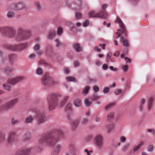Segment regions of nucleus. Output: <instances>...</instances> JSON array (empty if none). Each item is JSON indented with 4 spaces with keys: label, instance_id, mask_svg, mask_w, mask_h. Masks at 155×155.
I'll use <instances>...</instances> for the list:
<instances>
[{
    "label": "nucleus",
    "instance_id": "nucleus-34",
    "mask_svg": "<svg viewBox=\"0 0 155 155\" xmlns=\"http://www.w3.org/2000/svg\"><path fill=\"white\" fill-rule=\"evenodd\" d=\"M89 119L87 118H83L81 121V124L82 125H85L87 124L89 122Z\"/></svg>",
    "mask_w": 155,
    "mask_h": 155
},
{
    "label": "nucleus",
    "instance_id": "nucleus-29",
    "mask_svg": "<svg viewBox=\"0 0 155 155\" xmlns=\"http://www.w3.org/2000/svg\"><path fill=\"white\" fill-rule=\"evenodd\" d=\"M115 102L109 104L105 107V109L107 110L108 108L115 106Z\"/></svg>",
    "mask_w": 155,
    "mask_h": 155
},
{
    "label": "nucleus",
    "instance_id": "nucleus-52",
    "mask_svg": "<svg viewBox=\"0 0 155 155\" xmlns=\"http://www.w3.org/2000/svg\"><path fill=\"white\" fill-rule=\"evenodd\" d=\"M40 45L38 44H37L35 45L33 47L34 49L35 50H38L40 48Z\"/></svg>",
    "mask_w": 155,
    "mask_h": 155
},
{
    "label": "nucleus",
    "instance_id": "nucleus-43",
    "mask_svg": "<svg viewBox=\"0 0 155 155\" xmlns=\"http://www.w3.org/2000/svg\"><path fill=\"white\" fill-rule=\"evenodd\" d=\"M154 149V147L152 145H149L147 147V150L149 152H152Z\"/></svg>",
    "mask_w": 155,
    "mask_h": 155
},
{
    "label": "nucleus",
    "instance_id": "nucleus-60",
    "mask_svg": "<svg viewBox=\"0 0 155 155\" xmlns=\"http://www.w3.org/2000/svg\"><path fill=\"white\" fill-rule=\"evenodd\" d=\"M52 82H51V84H58V81H56L54 80L53 79V78H52Z\"/></svg>",
    "mask_w": 155,
    "mask_h": 155
},
{
    "label": "nucleus",
    "instance_id": "nucleus-53",
    "mask_svg": "<svg viewBox=\"0 0 155 155\" xmlns=\"http://www.w3.org/2000/svg\"><path fill=\"white\" fill-rule=\"evenodd\" d=\"M95 64L96 65L99 66L101 64V63L99 60H97L95 62Z\"/></svg>",
    "mask_w": 155,
    "mask_h": 155
},
{
    "label": "nucleus",
    "instance_id": "nucleus-9",
    "mask_svg": "<svg viewBox=\"0 0 155 155\" xmlns=\"http://www.w3.org/2000/svg\"><path fill=\"white\" fill-rule=\"evenodd\" d=\"M95 142L98 148H101L104 143L103 139L102 136L100 135H97L95 138Z\"/></svg>",
    "mask_w": 155,
    "mask_h": 155
},
{
    "label": "nucleus",
    "instance_id": "nucleus-59",
    "mask_svg": "<svg viewBox=\"0 0 155 155\" xmlns=\"http://www.w3.org/2000/svg\"><path fill=\"white\" fill-rule=\"evenodd\" d=\"M64 71L66 74H68L70 73V71L69 68H65Z\"/></svg>",
    "mask_w": 155,
    "mask_h": 155
},
{
    "label": "nucleus",
    "instance_id": "nucleus-5",
    "mask_svg": "<svg viewBox=\"0 0 155 155\" xmlns=\"http://www.w3.org/2000/svg\"><path fill=\"white\" fill-rule=\"evenodd\" d=\"M35 113L37 120V124L40 125L45 123V112L43 110H38L35 111Z\"/></svg>",
    "mask_w": 155,
    "mask_h": 155
},
{
    "label": "nucleus",
    "instance_id": "nucleus-6",
    "mask_svg": "<svg viewBox=\"0 0 155 155\" xmlns=\"http://www.w3.org/2000/svg\"><path fill=\"white\" fill-rule=\"evenodd\" d=\"M18 99L16 98L4 104L1 106L2 110H7L10 109L13 106H14L17 102Z\"/></svg>",
    "mask_w": 155,
    "mask_h": 155
},
{
    "label": "nucleus",
    "instance_id": "nucleus-7",
    "mask_svg": "<svg viewBox=\"0 0 155 155\" xmlns=\"http://www.w3.org/2000/svg\"><path fill=\"white\" fill-rule=\"evenodd\" d=\"M41 84L45 86H50L51 85L52 78L48 73H46L41 79Z\"/></svg>",
    "mask_w": 155,
    "mask_h": 155
},
{
    "label": "nucleus",
    "instance_id": "nucleus-61",
    "mask_svg": "<svg viewBox=\"0 0 155 155\" xmlns=\"http://www.w3.org/2000/svg\"><path fill=\"white\" fill-rule=\"evenodd\" d=\"M94 50L98 52H100L101 51V50L97 46H96L94 48Z\"/></svg>",
    "mask_w": 155,
    "mask_h": 155
},
{
    "label": "nucleus",
    "instance_id": "nucleus-40",
    "mask_svg": "<svg viewBox=\"0 0 155 155\" xmlns=\"http://www.w3.org/2000/svg\"><path fill=\"white\" fill-rule=\"evenodd\" d=\"M112 55V54L111 53H109L107 55L106 57V61L107 62H109L110 61V59Z\"/></svg>",
    "mask_w": 155,
    "mask_h": 155
},
{
    "label": "nucleus",
    "instance_id": "nucleus-22",
    "mask_svg": "<svg viewBox=\"0 0 155 155\" xmlns=\"http://www.w3.org/2000/svg\"><path fill=\"white\" fill-rule=\"evenodd\" d=\"M121 41L123 43L124 46L127 47L129 46V43L127 40L125 39L123 37L121 38Z\"/></svg>",
    "mask_w": 155,
    "mask_h": 155
},
{
    "label": "nucleus",
    "instance_id": "nucleus-47",
    "mask_svg": "<svg viewBox=\"0 0 155 155\" xmlns=\"http://www.w3.org/2000/svg\"><path fill=\"white\" fill-rule=\"evenodd\" d=\"M110 88L108 87H106L104 88L103 91V92L104 94H107L109 91Z\"/></svg>",
    "mask_w": 155,
    "mask_h": 155
},
{
    "label": "nucleus",
    "instance_id": "nucleus-55",
    "mask_svg": "<svg viewBox=\"0 0 155 155\" xmlns=\"http://www.w3.org/2000/svg\"><path fill=\"white\" fill-rule=\"evenodd\" d=\"M84 151L87 153V155H91L90 153H92V150H90V151H89L87 149H85L84 150Z\"/></svg>",
    "mask_w": 155,
    "mask_h": 155
},
{
    "label": "nucleus",
    "instance_id": "nucleus-44",
    "mask_svg": "<svg viewBox=\"0 0 155 155\" xmlns=\"http://www.w3.org/2000/svg\"><path fill=\"white\" fill-rule=\"evenodd\" d=\"M130 146V144H127L126 145H125L123 148V151L124 152H125L127 151L128 149L129 148V147Z\"/></svg>",
    "mask_w": 155,
    "mask_h": 155
},
{
    "label": "nucleus",
    "instance_id": "nucleus-33",
    "mask_svg": "<svg viewBox=\"0 0 155 155\" xmlns=\"http://www.w3.org/2000/svg\"><path fill=\"white\" fill-rule=\"evenodd\" d=\"M14 12L13 11H10L8 13L7 16L8 18H11L15 16Z\"/></svg>",
    "mask_w": 155,
    "mask_h": 155
},
{
    "label": "nucleus",
    "instance_id": "nucleus-54",
    "mask_svg": "<svg viewBox=\"0 0 155 155\" xmlns=\"http://www.w3.org/2000/svg\"><path fill=\"white\" fill-rule=\"evenodd\" d=\"M126 62L127 63H129L131 62V60L127 57H125L124 58Z\"/></svg>",
    "mask_w": 155,
    "mask_h": 155
},
{
    "label": "nucleus",
    "instance_id": "nucleus-2",
    "mask_svg": "<svg viewBox=\"0 0 155 155\" xmlns=\"http://www.w3.org/2000/svg\"><path fill=\"white\" fill-rule=\"evenodd\" d=\"M65 133L60 129H54L44 135L40 140L41 143H46L51 147H53L60 138H63Z\"/></svg>",
    "mask_w": 155,
    "mask_h": 155
},
{
    "label": "nucleus",
    "instance_id": "nucleus-51",
    "mask_svg": "<svg viewBox=\"0 0 155 155\" xmlns=\"http://www.w3.org/2000/svg\"><path fill=\"white\" fill-rule=\"evenodd\" d=\"M75 16L77 19H78L82 17V14L81 13L76 12L75 14Z\"/></svg>",
    "mask_w": 155,
    "mask_h": 155
},
{
    "label": "nucleus",
    "instance_id": "nucleus-25",
    "mask_svg": "<svg viewBox=\"0 0 155 155\" xmlns=\"http://www.w3.org/2000/svg\"><path fill=\"white\" fill-rule=\"evenodd\" d=\"M153 101V97H150L149 98L148 109L149 110H150L151 108Z\"/></svg>",
    "mask_w": 155,
    "mask_h": 155
},
{
    "label": "nucleus",
    "instance_id": "nucleus-8",
    "mask_svg": "<svg viewBox=\"0 0 155 155\" xmlns=\"http://www.w3.org/2000/svg\"><path fill=\"white\" fill-rule=\"evenodd\" d=\"M27 46L26 44H20L16 45H8L7 46V49L11 50H21Z\"/></svg>",
    "mask_w": 155,
    "mask_h": 155
},
{
    "label": "nucleus",
    "instance_id": "nucleus-19",
    "mask_svg": "<svg viewBox=\"0 0 155 155\" xmlns=\"http://www.w3.org/2000/svg\"><path fill=\"white\" fill-rule=\"evenodd\" d=\"M34 119V117L30 115L25 118V123L26 124L31 123L33 121Z\"/></svg>",
    "mask_w": 155,
    "mask_h": 155
},
{
    "label": "nucleus",
    "instance_id": "nucleus-41",
    "mask_svg": "<svg viewBox=\"0 0 155 155\" xmlns=\"http://www.w3.org/2000/svg\"><path fill=\"white\" fill-rule=\"evenodd\" d=\"M5 71L6 73L9 75L13 72V70L12 68H5Z\"/></svg>",
    "mask_w": 155,
    "mask_h": 155
},
{
    "label": "nucleus",
    "instance_id": "nucleus-32",
    "mask_svg": "<svg viewBox=\"0 0 155 155\" xmlns=\"http://www.w3.org/2000/svg\"><path fill=\"white\" fill-rule=\"evenodd\" d=\"M43 71L42 68H37L36 71V73L38 75H42Z\"/></svg>",
    "mask_w": 155,
    "mask_h": 155
},
{
    "label": "nucleus",
    "instance_id": "nucleus-30",
    "mask_svg": "<svg viewBox=\"0 0 155 155\" xmlns=\"http://www.w3.org/2000/svg\"><path fill=\"white\" fill-rule=\"evenodd\" d=\"M100 98V97L97 94L94 93L91 96V100H92L97 101Z\"/></svg>",
    "mask_w": 155,
    "mask_h": 155
},
{
    "label": "nucleus",
    "instance_id": "nucleus-42",
    "mask_svg": "<svg viewBox=\"0 0 155 155\" xmlns=\"http://www.w3.org/2000/svg\"><path fill=\"white\" fill-rule=\"evenodd\" d=\"M66 79L67 81H69L75 82V78L73 77H68L66 78Z\"/></svg>",
    "mask_w": 155,
    "mask_h": 155
},
{
    "label": "nucleus",
    "instance_id": "nucleus-13",
    "mask_svg": "<svg viewBox=\"0 0 155 155\" xmlns=\"http://www.w3.org/2000/svg\"><path fill=\"white\" fill-rule=\"evenodd\" d=\"M116 22L118 23L120 26V29L118 30V31L122 33H126V31L125 27L121 19L119 17L117 18Z\"/></svg>",
    "mask_w": 155,
    "mask_h": 155
},
{
    "label": "nucleus",
    "instance_id": "nucleus-38",
    "mask_svg": "<svg viewBox=\"0 0 155 155\" xmlns=\"http://www.w3.org/2000/svg\"><path fill=\"white\" fill-rule=\"evenodd\" d=\"M63 32L62 28L61 27H59L58 28L57 33L58 35H61Z\"/></svg>",
    "mask_w": 155,
    "mask_h": 155
},
{
    "label": "nucleus",
    "instance_id": "nucleus-24",
    "mask_svg": "<svg viewBox=\"0 0 155 155\" xmlns=\"http://www.w3.org/2000/svg\"><path fill=\"white\" fill-rule=\"evenodd\" d=\"M92 104L91 101H90L88 99H86L84 100V104L85 106L87 107H89Z\"/></svg>",
    "mask_w": 155,
    "mask_h": 155
},
{
    "label": "nucleus",
    "instance_id": "nucleus-17",
    "mask_svg": "<svg viewBox=\"0 0 155 155\" xmlns=\"http://www.w3.org/2000/svg\"><path fill=\"white\" fill-rule=\"evenodd\" d=\"M74 104L76 107H80L81 106V100L79 98H75L74 99Z\"/></svg>",
    "mask_w": 155,
    "mask_h": 155
},
{
    "label": "nucleus",
    "instance_id": "nucleus-21",
    "mask_svg": "<svg viewBox=\"0 0 155 155\" xmlns=\"http://www.w3.org/2000/svg\"><path fill=\"white\" fill-rule=\"evenodd\" d=\"M31 139V135L29 133H27L23 137V140L24 142L27 141Z\"/></svg>",
    "mask_w": 155,
    "mask_h": 155
},
{
    "label": "nucleus",
    "instance_id": "nucleus-45",
    "mask_svg": "<svg viewBox=\"0 0 155 155\" xmlns=\"http://www.w3.org/2000/svg\"><path fill=\"white\" fill-rule=\"evenodd\" d=\"M35 5L37 10L38 11H40L41 9V7L39 4L38 2H36L35 3Z\"/></svg>",
    "mask_w": 155,
    "mask_h": 155
},
{
    "label": "nucleus",
    "instance_id": "nucleus-18",
    "mask_svg": "<svg viewBox=\"0 0 155 155\" xmlns=\"http://www.w3.org/2000/svg\"><path fill=\"white\" fill-rule=\"evenodd\" d=\"M73 48L75 50L78 52H80L82 51L81 48L80 46L78 43H74L73 44Z\"/></svg>",
    "mask_w": 155,
    "mask_h": 155
},
{
    "label": "nucleus",
    "instance_id": "nucleus-10",
    "mask_svg": "<svg viewBox=\"0 0 155 155\" xmlns=\"http://www.w3.org/2000/svg\"><path fill=\"white\" fill-rule=\"evenodd\" d=\"M25 79L24 77L22 76H19L15 77L14 78L10 79L8 80V84L14 85L15 84Z\"/></svg>",
    "mask_w": 155,
    "mask_h": 155
},
{
    "label": "nucleus",
    "instance_id": "nucleus-35",
    "mask_svg": "<svg viewBox=\"0 0 155 155\" xmlns=\"http://www.w3.org/2000/svg\"><path fill=\"white\" fill-rule=\"evenodd\" d=\"M114 115L113 113H110L107 116V120L109 121H111L114 118Z\"/></svg>",
    "mask_w": 155,
    "mask_h": 155
},
{
    "label": "nucleus",
    "instance_id": "nucleus-62",
    "mask_svg": "<svg viewBox=\"0 0 155 155\" xmlns=\"http://www.w3.org/2000/svg\"><path fill=\"white\" fill-rule=\"evenodd\" d=\"M144 144V142L143 141H142L140 143H139L138 144V145H137V146L139 148L143 145Z\"/></svg>",
    "mask_w": 155,
    "mask_h": 155
},
{
    "label": "nucleus",
    "instance_id": "nucleus-31",
    "mask_svg": "<svg viewBox=\"0 0 155 155\" xmlns=\"http://www.w3.org/2000/svg\"><path fill=\"white\" fill-rule=\"evenodd\" d=\"M5 135L0 132V143L3 142L5 140Z\"/></svg>",
    "mask_w": 155,
    "mask_h": 155
},
{
    "label": "nucleus",
    "instance_id": "nucleus-16",
    "mask_svg": "<svg viewBox=\"0 0 155 155\" xmlns=\"http://www.w3.org/2000/svg\"><path fill=\"white\" fill-rule=\"evenodd\" d=\"M69 121H71V129L72 130H75L78 127V125L79 123V121L78 120H75L72 121L71 120L70 121L68 120Z\"/></svg>",
    "mask_w": 155,
    "mask_h": 155
},
{
    "label": "nucleus",
    "instance_id": "nucleus-37",
    "mask_svg": "<svg viewBox=\"0 0 155 155\" xmlns=\"http://www.w3.org/2000/svg\"><path fill=\"white\" fill-rule=\"evenodd\" d=\"M2 86H3L4 89H5V90H7L8 91H9L10 90V88H11L10 86H9L8 84H3L2 85Z\"/></svg>",
    "mask_w": 155,
    "mask_h": 155
},
{
    "label": "nucleus",
    "instance_id": "nucleus-14",
    "mask_svg": "<svg viewBox=\"0 0 155 155\" xmlns=\"http://www.w3.org/2000/svg\"><path fill=\"white\" fill-rule=\"evenodd\" d=\"M31 153L30 149H26L17 152L16 155H29Z\"/></svg>",
    "mask_w": 155,
    "mask_h": 155
},
{
    "label": "nucleus",
    "instance_id": "nucleus-15",
    "mask_svg": "<svg viewBox=\"0 0 155 155\" xmlns=\"http://www.w3.org/2000/svg\"><path fill=\"white\" fill-rule=\"evenodd\" d=\"M17 138V136L14 132H11L9 134V138L8 140V142L11 143L15 140Z\"/></svg>",
    "mask_w": 155,
    "mask_h": 155
},
{
    "label": "nucleus",
    "instance_id": "nucleus-1",
    "mask_svg": "<svg viewBox=\"0 0 155 155\" xmlns=\"http://www.w3.org/2000/svg\"><path fill=\"white\" fill-rule=\"evenodd\" d=\"M18 30L17 35L15 36L16 30L15 28L9 26L0 27V32L9 38L15 37V40L18 41L26 40L31 36V31L29 29L25 30L22 28H19Z\"/></svg>",
    "mask_w": 155,
    "mask_h": 155
},
{
    "label": "nucleus",
    "instance_id": "nucleus-56",
    "mask_svg": "<svg viewBox=\"0 0 155 155\" xmlns=\"http://www.w3.org/2000/svg\"><path fill=\"white\" fill-rule=\"evenodd\" d=\"M99 46L100 47H101L103 50H104L105 49V47L106 46V44H101L99 45Z\"/></svg>",
    "mask_w": 155,
    "mask_h": 155
},
{
    "label": "nucleus",
    "instance_id": "nucleus-36",
    "mask_svg": "<svg viewBox=\"0 0 155 155\" xmlns=\"http://www.w3.org/2000/svg\"><path fill=\"white\" fill-rule=\"evenodd\" d=\"M20 122V121L19 120L15 119L14 118H12V123L13 125H15L19 123Z\"/></svg>",
    "mask_w": 155,
    "mask_h": 155
},
{
    "label": "nucleus",
    "instance_id": "nucleus-27",
    "mask_svg": "<svg viewBox=\"0 0 155 155\" xmlns=\"http://www.w3.org/2000/svg\"><path fill=\"white\" fill-rule=\"evenodd\" d=\"M9 57L10 61L11 62H13L16 59L17 56L15 54H12L9 55Z\"/></svg>",
    "mask_w": 155,
    "mask_h": 155
},
{
    "label": "nucleus",
    "instance_id": "nucleus-20",
    "mask_svg": "<svg viewBox=\"0 0 155 155\" xmlns=\"http://www.w3.org/2000/svg\"><path fill=\"white\" fill-rule=\"evenodd\" d=\"M68 96H66L61 101L59 105V107L60 108H61L64 106L65 103L68 100Z\"/></svg>",
    "mask_w": 155,
    "mask_h": 155
},
{
    "label": "nucleus",
    "instance_id": "nucleus-64",
    "mask_svg": "<svg viewBox=\"0 0 155 155\" xmlns=\"http://www.w3.org/2000/svg\"><path fill=\"white\" fill-rule=\"evenodd\" d=\"M120 54V52L119 51H117L114 54V56H117L118 55H119Z\"/></svg>",
    "mask_w": 155,
    "mask_h": 155
},
{
    "label": "nucleus",
    "instance_id": "nucleus-48",
    "mask_svg": "<svg viewBox=\"0 0 155 155\" xmlns=\"http://www.w3.org/2000/svg\"><path fill=\"white\" fill-rule=\"evenodd\" d=\"M94 91L95 92H97L99 91V88L96 86H94L93 87Z\"/></svg>",
    "mask_w": 155,
    "mask_h": 155
},
{
    "label": "nucleus",
    "instance_id": "nucleus-57",
    "mask_svg": "<svg viewBox=\"0 0 155 155\" xmlns=\"http://www.w3.org/2000/svg\"><path fill=\"white\" fill-rule=\"evenodd\" d=\"M74 67H78V66H79V62L78 61H76L74 62Z\"/></svg>",
    "mask_w": 155,
    "mask_h": 155
},
{
    "label": "nucleus",
    "instance_id": "nucleus-3",
    "mask_svg": "<svg viewBox=\"0 0 155 155\" xmlns=\"http://www.w3.org/2000/svg\"><path fill=\"white\" fill-rule=\"evenodd\" d=\"M107 7V5L106 4H104L101 7L102 10L101 11L97 14L95 13L93 11H91L89 12V15L90 17L95 18H101L103 19L107 18L108 15L106 12L104 11Z\"/></svg>",
    "mask_w": 155,
    "mask_h": 155
},
{
    "label": "nucleus",
    "instance_id": "nucleus-49",
    "mask_svg": "<svg viewBox=\"0 0 155 155\" xmlns=\"http://www.w3.org/2000/svg\"><path fill=\"white\" fill-rule=\"evenodd\" d=\"M122 92V91L120 89H118L117 91L114 92V93L116 95H118L120 94H121Z\"/></svg>",
    "mask_w": 155,
    "mask_h": 155
},
{
    "label": "nucleus",
    "instance_id": "nucleus-50",
    "mask_svg": "<svg viewBox=\"0 0 155 155\" xmlns=\"http://www.w3.org/2000/svg\"><path fill=\"white\" fill-rule=\"evenodd\" d=\"M89 22L88 20H86L83 23V26L86 27L89 24Z\"/></svg>",
    "mask_w": 155,
    "mask_h": 155
},
{
    "label": "nucleus",
    "instance_id": "nucleus-46",
    "mask_svg": "<svg viewBox=\"0 0 155 155\" xmlns=\"http://www.w3.org/2000/svg\"><path fill=\"white\" fill-rule=\"evenodd\" d=\"M145 103V100L144 99H142L141 101H140V103L141 105L139 106V108L141 110H142V105L144 104Z\"/></svg>",
    "mask_w": 155,
    "mask_h": 155
},
{
    "label": "nucleus",
    "instance_id": "nucleus-26",
    "mask_svg": "<svg viewBox=\"0 0 155 155\" xmlns=\"http://www.w3.org/2000/svg\"><path fill=\"white\" fill-rule=\"evenodd\" d=\"M39 64L41 65L44 66L45 67H49L50 64L46 62L45 61L43 60H40L39 61Z\"/></svg>",
    "mask_w": 155,
    "mask_h": 155
},
{
    "label": "nucleus",
    "instance_id": "nucleus-23",
    "mask_svg": "<svg viewBox=\"0 0 155 155\" xmlns=\"http://www.w3.org/2000/svg\"><path fill=\"white\" fill-rule=\"evenodd\" d=\"M55 35V33L54 30L50 31L49 33L48 38L49 39H53Z\"/></svg>",
    "mask_w": 155,
    "mask_h": 155
},
{
    "label": "nucleus",
    "instance_id": "nucleus-58",
    "mask_svg": "<svg viewBox=\"0 0 155 155\" xmlns=\"http://www.w3.org/2000/svg\"><path fill=\"white\" fill-rule=\"evenodd\" d=\"M56 42V45L57 47H58L61 44L60 42H59L58 39H56L55 40Z\"/></svg>",
    "mask_w": 155,
    "mask_h": 155
},
{
    "label": "nucleus",
    "instance_id": "nucleus-39",
    "mask_svg": "<svg viewBox=\"0 0 155 155\" xmlns=\"http://www.w3.org/2000/svg\"><path fill=\"white\" fill-rule=\"evenodd\" d=\"M108 132L109 133L114 128V126L113 124H110L107 126Z\"/></svg>",
    "mask_w": 155,
    "mask_h": 155
},
{
    "label": "nucleus",
    "instance_id": "nucleus-12",
    "mask_svg": "<svg viewBox=\"0 0 155 155\" xmlns=\"http://www.w3.org/2000/svg\"><path fill=\"white\" fill-rule=\"evenodd\" d=\"M71 106V104L68 103L66 105L65 109L66 112L68 114L67 118L70 121L71 120V111H72Z\"/></svg>",
    "mask_w": 155,
    "mask_h": 155
},
{
    "label": "nucleus",
    "instance_id": "nucleus-4",
    "mask_svg": "<svg viewBox=\"0 0 155 155\" xmlns=\"http://www.w3.org/2000/svg\"><path fill=\"white\" fill-rule=\"evenodd\" d=\"M58 97H61L62 95L61 94H50L48 96V101L49 103L48 107L50 110H52L54 108L57 104Z\"/></svg>",
    "mask_w": 155,
    "mask_h": 155
},
{
    "label": "nucleus",
    "instance_id": "nucleus-28",
    "mask_svg": "<svg viewBox=\"0 0 155 155\" xmlns=\"http://www.w3.org/2000/svg\"><path fill=\"white\" fill-rule=\"evenodd\" d=\"M90 87L88 86H86L85 88L83 90L82 93L84 94H87L90 89Z\"/></svg>",
    "mask_w": 155,
    "mask_h": 155
},
{
    "label": "nucleus",
    "instance_id": "nucleus-63",
    "mask_svg": "<svg viewBox=\"0 0 155 155\" xmlns=\"http://www.w3.org/2000/svg\"><path fill=\"white\" fill-rule=\"evenodd\" d=\"M126 138L124 137H122L121 138V141L123 142H125L126 141Z\"/></svg>",
    "mask_w": 155,
    "mask_h": 155
},
{
    "label": "nucleus",
    "instance_id": "nucleus-11",
    "mask_svg": "<svg viewBox=\"0 0 155 155\" xmlns=\"http://www.w3.org/2000/svg\"><path fill=\"white\" fill-rule=\"evenodd\" d=\"M12 8L16 11L21 10L26 8V6L24 3L22 2H20L17 4L12 5Z\"/></svg>",
    "mask_w": 155,
    "mask_h": 155
}]
</instances>
